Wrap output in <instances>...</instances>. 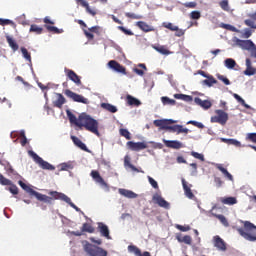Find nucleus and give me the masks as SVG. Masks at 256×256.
<instances>
[{"mask_svg":"<svg viewBox=\"0 0 256 256\" xmlns=\"http://www.w3.org/2000/svg\"><path fill=\"white\" fill-rule=\"evenodd\" d=\"M80 127H84L86 131L94 133L97 137H100L99 122L87 114L80 115Z\"/></svg>","mask_w":256,"mask_h":256,"instance_id":"nucleus-1","label":"nucleus"},{"mask_svg":"<svg viewBox=\"0 0 256 256\" xmlns=\"http://www.w3.org/2000/svg\"><path fill=\"white\" fill-rule=\"evenodd\" d=\"M237 232L239 233V235H241V237L246 239V241H256V226L249 221H245L244 228H238Z\"/></svg>","mask_w":256,"mask_h":256,"instance_id":"nucleus-2","label":"nucleus"},{"mask_svg":"<svg viewBox=\"0 0 256 256\" xmlns=\"http://www.w3.org/2000/svg\"><path fill=\"white\" fill-rule=\"evenodd\" d=\"M18 184L24 191H26V193H29V195L36 197V199L40 201V203H51L52 198L50 196L35 191L33 188H31V186H28L21 180L18 182Z\"/></svg>","mask_w":256,"mask_h":256,"instance_id":"nucleus-3","label":"nucleus"},{"mask_svg":"<svg viewBox=\"0 0 256 256\" xmlns=\"http://www.w3.org/2000/svg\"><path fill=\"white\" fill-rule=\"evenodd\" d=\"M83 249L88 256H107L109 253L107 250L99 247L97 245L91 244L89 242H85Z\"/></svg>","mask_w":256,"mask_h":256,"instance_id":"nucleus-4","label":"nucleus"},{"mask_svg":"<svg viewBox=\"0 0 256 256\" xmlns=\"http://www.w3.org/2000/svg\"><path fill=\"white\" fill-rule=\"evenodd\" d=\"M31 157L33 158V160L35 161V163H37V165H39V167H41V169H45L47 171H55V166L49 164V162L43 160V158H41L39 155H37V153L30 151Z\"/></svg>","mask_w":256,"mask_h":256,"instance_id":"nucleus-5","label":"nucleus"},{"mask_svg":"<svg viewBox=\"0 0 256 256\" xmlns=\"http://www.w3.org/2000/svg\"><path fill=\"white\" fill-rule=\"evenodd\" d=\"M216 116L211 117V123H219L220 125H227L229 121V114L223 110H215Z\"/></svg>","mask_w":256,"mask_h":256,"instance_id":"nucleus-6","label":"nucleus"},{"mask_svg":"<svg viewBox=\"0 0 256 256\" xmlns=\"http://www.w3.org/2000/svg\"><path fill=\"white\" fill-rule=\"evenodd\" d=\"M64 94L69 99H73L76 103H83L84 105H89V99L84 98L83 95H79L69 89L65 90Z\"/></svg>","mask_w":256,"mask_h":256,"instance_id":"nucleus-7","label":"nucleus"},{"mask_svg":"<svg viewBox=\"0 0 256 256\" xmlns=\"http://www.w3.org/2000/svg\"><path fill=\"white\" fill-rule=\"evenodd\" d=\"M43 21L45 23L44 27L45 29H47V31H49V33H55L56 35L63 33V29H59L55 26H51V25H55V22H53L51 18H49V16H46Z\"/></svg>","mask_w":256,"mask_h":256,"instance_id":"nucleus-8","label":"nucleus"},{"mask_svg":"<svg viewBox=\"0 0 256 256\" xmlns=\"http://www.w3.org/2000/svg\"><path fill=\"white\" fill-rule=\"evenodd\" d=\"M48 195L51 196L50 199L52 200H51V203H46V205H53V199L64 201L65 203H69L70 201L69 196L58 191H50L48 192Z\"/></svg>","mask_w":256,"mask_h":256,"instance_id":"nucleus-9","label":"nucleus"},{"mask_svg":"<svg viewBox=\"0 0 256 256\" xmlns=\"http://www.w3.org/2000/svg\"><path fill=\"white\" fill-rule=\"evenodd\" d=\"M235 43L240 49L244 51H251V49H255V43L252 40H241L236 38Z\"/></svg>","mask_w":256,"mask_h":256,"instance_id":"nucleus-10","label":"nucleus"},{"mask_svg":"<svg viewBox=\"0 0 256 256\" xmlns=\"http://www.w3.org/2000/svg\"><path fill=\"white\" fill-rule=\"evenodd\" d=\"M64 73H65L66 77H68L70 79V81L75 83V85H77L78 87L83 85V83L81 82V76L77 75V73H75V71L65 68Z\"/></svg>","mask_w":256,"mask_h":256,"instance_id":"nucleus-11","label":"nucleus"},{"mask_svg":"<svg viewBox=\"0 0 256 256\" xmlns=\"http://www.w3.org/2000/svg\"><path fill=\"white\" fill-rule=\"evenodd\" d=\"M91 177L94 179V181H96V183H99L102 189H106V191H109V184H107V182H105L103 177H101V174H99V171L93 170L91 172Z\"/></svg>","mask_w":256,"mask_h":256,"instance_id":"nucleus-12","label":"nucleus"},{"mask_svg":"<svg viewBox=\"0 0 256 256\" xmlns=\"http://www.w3.org/2000/svg\"><path fill=\"white\" fill-rule=\"evenodd\" d=\"M108 67L113 71H116V73H122V75H127V70L125 69V67L116 60H110L108 62Z\"/></svg>","mask_w":256,"mask_h":256,"instance_id":"nucleus-13","label":"nucleus"},{"mask_svg":"<svg viewBox=\"0 0 256 256\" xmlns=\"http://www.w3.org/2000/svg\"><path fill=\"white\" fill-rule=\"evenodd\" d=\"M127 147L130 151H143V149H147V143L129 141Z\"/></svg>","mask_w":256,"mask_h":256,"instance_id":"nucleus-14","label":"nucleus"},{"mask_svg":"<svg viewBox=\"0 0 256 256\" xmlns=\"http://www.w3.org/2000/svg\"><path fill=\"white\" fill-rule=\"evenodd\" d=\"M175 121L173 119H163V120H154L155 127H160V129H166L169 131V125H173Z\"/></svg>","mask_w":256,"mask_h":256,"instance_id":"nucleus-15","label":"nucleus"},{"mask_svg":"<svg viewBox=\"0 0 256 256\" xmlns=\"http://www.w3.org/2000/svg\"><path fill=\"white\" fill-rule=\"evenodd\" d=\"M213 241L214 247H216L218 251H227V243H225V240H223L219 236H214Z\"/></svg>","mask_w":256,"mask_h":256,"instance_id":"nucleus-16","label":"nucleus"},{"mask_svg":"<svg viewBox=\"0 0 256 256\" xmlns=\"http://www.w3.org/2000/svg\"><path fill=\"white\" fill-rule=\"evenodd\" d=\"M101 27L99 26H93L87 30H84V35L87 37L89 41H93L95 39V35L93 33H96V35H99Z\"/></svg>","mask_w":256,"mask_h":256,"instance_id":"nucleus-17","label":"nucleus"},{"mask_svg":"<svg viewBox=\"0 0 256 256\" xmlns=\"http://www.w3.org/2000/svg\"><path fill=\"white\" fill-rule=\"evenodd\" d=\"M152 201H154L156 205H159V207H163V209H169V202H167L166 199L161 197L160 195H154L152 197Z\"/></svg>","mask_w":256,"mask_h":256,"instance_id":"nucleus-18","label":"nucleus"},{"mask_svg":"<svg viewBox=\"0 0 256 256\" xmlns=\"http://www.w3.org/2000/svg\"><path fill=\"white\" fill-rule=\"evenodd\" d=\"M244 75H247V77H251L253 75H256V68L253 67V63L251 62V59H246V69L244 71Z\"/></svg>","mask_w":256,"mask_h":256,"instance_id":"nucleus-19","label":"nucleus"},{"mask_svg":"<svg viewBox=\"0 0 256 256\" xmlns=\"http://www.w3.org/2000/svg\"><path fill=\"white\" fill-rule=\"evenodd\" d=\"M76 3L81 5V7H84L86 12L89 13V15H92V17H95L97 15V11L95 9H91V6H89V2L85 0H76Z\"/></svg>","mask_w":256,"mask_h":256,"instance_id":"nucleus-20","label":"nucleus"},{"mask_svg":"<svg viewBox=\"0 0 256 256\" xmlns=\"http://www.w3.org/2000/svg\"><path fill=\"white\" fill-rule=\"evenodd\" d=\"M194 102L196 103V105H199V107H202V109H211V107H213V103H211V101L209 100H202L199 97L194 98Z\"/></svg>","mask_w":256,"mask_h":256,"instance_id":"nucleus-21","label":"nucleus"},{"mask_svg":"<svg viewBox=\"0 0 256 256\" xmlns=\"http://www.w3.org/2000/svg\"><path fill=\"white\" fill-rule=\"evenodd\" d=\"M163 143L169 148V149H181L183 147V144L177 140H163Z\"/></svg>","mask_w":256,"mask_h":256,"instance_id":"nucleus-22","label":"nucleus"},{"mask_svg":"<svg viewBox=\"0 0 256 256\" xmlns=\"http://www.w3.org/2000/svg\"><path fill=\"white\" fill-rule=\"evenodd\" d=\"M182 187L184 189V194L188 199H195V194H193L191 187L187 185V181H185V179H182Z\"/></svg>","mask_w":256,"mask_h":256,"instance_id":"nucleus-23","label":"nucleus"},{"mask_svg":"<svg viewBox=\"0 0 256 256\" xmlns=\"http://www.w3.org/2000/svg\"><path fill=\"white\" fill-rule=\"evenodd\" d=\"M71 140L73 141L74 145L81 149L82 151L89 152V148H87V145L81 141L77 136H71Z\"/></svg>","mask_w":256,"mask_h":256,"instance_id":"nucleus-24","label":"nucleus"},{"mask_svg":"<svg viewBox=\"0 0 256 256\" xmlns=\"http://www.w3.org/2000/svg\"><path fill=\"white\" fill-rule=\"evenodd\" d=\"M128 251L130 253H134L136 256H151V253H149L147 251L141 253V249L137 248V246H135V245H129Z\"/></svg>","mask_w":256,"mask_h":256,"instance_id":"nucleus-25","label":"nucleus"},{"mask_svg":"<svg viewBox=\"0 0 256 256\" xmlns=\"http://www.w3.org/2000/svg\"><path fill=\"white\" fill-rule=\"evenodd\" d=\"M57 99L53 102L54 107H57L58 109H62L63 105H65L66 100L65 96L61 93L56 94Z\"/></svg>","mask_w":256,"mask_h":256,"instance_id":"nucleus-26","label":"nucleus"},{"mask_svg":"<svg viewBox=\"0 0 256 256\" xmlns=\"http://www.w3.org/2000/svg\"><path fill=\"white\" fill-rule=\"evenodd\" d=\"M66 113L70 123H73L74 125H76V127L81 126V116H79V118L77 119V116H75V114H73L71 111L67 110Z\"/></svg>","mask_w":256,"mask_h":256,"instance_id":"nucleus-27","label":"nucleus"},{"mask_svg":"<svg viewBox=\"0 0 256 256\" xmlns=\"http://www.w3.org/2000/svg\"><path fill=\"white\" fill-rule=\"evenodd\" d=\"M137 27L141 29V31H144V33H150L151 31H155V28L153 26H149L146 22L139 21L136 23Z\"/></svg>","mask_w":256,"mask_h":256,"instance_id":"nucleus-28","label":"nucleus"},{"mask_svg":"<svg viewBox=\"0 0 256 256\" xmlns=\"http://www.w3.org/2000/svg\"><path fill=\"white\" fill-rule=\"evenodd\" d=\"M98 229L102 237H106V239H111V236H109V227L107 225L100 222L98 223Z\"/></svg>","mask_w":256,"mask_h":256,"instance_id":"nucleus-29","label":"nucleus"},{"mask_svg":"<svg viewBox=\"0 0 256 256\" xmlns=\"http://www.w3.org/2000/svg\"><path fill=\"white\" fill-rule=\"evenodd\" d=\"M119 193L120 195H123V197H127V199H137L138 197V195L135 192L127 189H120Z\"/></svg>","mask_w":256,"mask_h":256,"instance_id":"nucleus-30","label":"nucleus"},{"mask_svg":"<svg viewBox=\"0 0 256 256\" xmlns=\"http://www.w3.org/2000/svg\"><path fill=\"white\" fill-rule=\"evenodd\" d=\"M6 41L9 47L12 48V51H19V44L11 36H6Z\"/></svg>","mask_w":256,"mask_h":256,"instance_id":"nucleus-31","label":"nucleus"},{"mask_svg":"<svg viewBox=\"0 0 256 256\" xmlns=\"http://www.w3.org/2000/svg\"><path fill=\"white\" fill-rule=\"evenodd\" d=\"M126 101H127L128 105H130V106L139 107V105H141V101H139V99H137L131 95H127Z\"/></svg>","mask_w":256,"mask_h":256,"instance_id":"nucleus-32","label":"nucleus"},{"mask_svg":"<svg viewBox=\"0 0 256 256\" xmlns=\"http://www.w3.org/2000/svg\"><path fill=\"white\" fill-rule=\"evenodd\" d=\"M221 141H222V143H226V145H234V147H241V142L238 141L237 139L222 138Z\"/></svg>","mask_w":256,"mask_h":256,"instance_id":"nucleus-33","label":"nucleus"},{"mask_svg":"<svg viewBox=\"0 0 256 256\" xmlns=\"http://www.w3.org/2000/svg\"><path fill=\"white\" fill-rule=\"evenodd\" d=\"M101 108L105 111H109V113H117V106H114L109 103H102Z\"/></svg>","mask_w":256,"mask_h":256,"instance_id":"nucleus-34","label":"nucleus"},{"mask_svg":"<svg viewBox=\"0 0 256 256\" xmlns=\"http://www.w3.org/2000/svg\"><path fill=\"white\" fill-rule=\"evenodd\" d=\"M29 32L35 33L36 35H41V34H43V27H41L37 24H32L30 26Z\"/></svg>","mask_w":256,"mask_h":256,"instance_id":"nucleus-35","label":"nucleus"},{"mask_svg":"<svg viewBox=\"0 0 256 256\" xmlns=\"http://www.w3.org/2000/svg\"><path fill=\"white\" fill-rule=\"evenodd\" d=\"M221 203H223V205H237V198L235 197L221 198Z\"/></svg>","mask_w":256,"mask_h":256,"instance_id":"nucleus-36","label":"nucleus"},{"mask_svg":"<svg viewBox=\"0 0 256 256\" xmlns=\"http://www.w3.org/2000/svg\"><path fill=\"white\" fill-rule=\"evenodd\" d=\"M217 170L221 171V173H223V175H225L229 181H233V175H231V173H229V171H227V169L224 168L221 164L217 165Z\"/></svg>","mask_w":256,"mask_h":256,"instance_id":"nucleus-37","label":"nucleus"},{"mask_svg":"<svg viewBox=\"0 0 256 256\" xmlns=\"http://www.w3.org/2000/svg\"><path fill=\"white\" fill-rule=\"evenodd\" d=\"M154 49L161 55H171V51L167 49V46H154Z\"/></svg>","mask_w":256,"mask_h":256,"instance_id":"nucleus-38","label":"nucleus"},{"mask_svg":"<svg viewBox=\"0 0 256 256\" xmlns=\"http://www.w3.org/2000/svg\"><path fill=\"white\" fill-rule=\"evenodd\" d=\"M174 99H180L181 101H186L187 103L193 101V96L185 94H174Z\"/></svg>","mask_w":256,"mask_h":256,"instance_id":"nucleus-39","label":"nucleus"},{"mask_svg":"<svg viewBox=\"0 0 256 256\" xmlns=\"http://www.w3.org/2000/svg\"><path fill=\"white\" fill-rule=\"evenodd\" d=\"M225 67H227V69H235V67L237 66V62L232 59V58H227L224 61Z\"/></svg>","mask_w":256,"mask_h":256,"instance_id":"nucleus-40","label":"nucleus"},{"mask_svg":"<svg viewBox=\"0 0 256 256\" xmlns=\"http://www.w3.org/2000/svg\"><path fill=\"white\" fill-rule=\"evenodd\" d=\"M234 99H236V101H238V103H240V105H242V107H245V109H251V106H249V104H246L245 100L242 99L241 96H239V94H233Z\"/></svg>","mask_w":256,"mask_h":256,"instance_id":"nucleus-41","label":"nucleus"},{"mask_svg":"<svg viewBox=\"0 0 256 256\" xmlns=\"http://www.w3.org/2000/svg\"><path fill=\"white\" fill-rule=\"evenodd\" d=\"M214 217L219 219L224 227H229V221H227V218L223 214H214Z\"/></svg>","mask_w":256,"mask_h":256,"instance_id":"nucleus-42","label":"nucleus"},{"mask_svg":"<svg viewBox=\"0 0 256 256\" xmlns=\"http://www.w3.org/2000/svg\"><path fill=\"white\" fill-rule=\"evenodd\" d=\"M82 231L84 233H95V228H93V226H91L89 223H84L82 226Z\"/></svg>","mask_w":256,"mask_h":256,"instance_id":"nucleus-43","label":"nucleus"},{"mask_svg":"<svg viewBox=\"0 0 256 256\" xmlns=\"http://www.w3.org/2000/svg\"><path fill=\"white\" fill-rule=\"evenodd\" d=\"M217 80L213 76H208L206 80H204V84L208 87H213V85H216Z\"/></svg>","mask_w":256,"mask_h":256,"instance_id":"nucleus-44","label":"nucleus"},{"mask_svg":"<svg viewBox=\"0 0 256 256\" xmlns=\"http://www.w3.org/2000/svg\"><path fill=\"white\" fill-rule=\"evenodd\" d=\"M161 101L163 103V105H176L177 101L167 97V96H163L161 98Z\"/></svg>","mask_w":256,"mask_h":256,"instance_id":"nucleus-45","label":"nucleus"},{"mask_svg":"<svg viewBox=\"0 0 256 256\" xmlns=\"http://www.w3.org/2000/svg\"><path fill=\"white\" fill-rule=\"evenodd\" d=\"M21 53H22L24 59H26V61H29V63H31V53H29L27 48L21 47Z\"/></svg>","mask_w":256,"mask_h":256,"instance_id":"nucleus-46","label":"nucleus"},{"mask_svg":"<svg viewBox=\"0 0 256 256\" xmlns=\"http://www.w3.org/2000/svg\"><path fill=\"white\" fill-rule=\"evenodd\" d=\"M177 240L179 241V243H185L186 245H191L192 243L191 236L189 235H186L183 238L178 237Z\"/></svg>","mask_w":256,"mask_h":256,"instance_id":"nucleus-47","label":"nucleus"},{"mask_svg":"<svg viewBox=\"0 0 256 256\" xmlns=\"http://www.w3.org/2000/svg\"><path fill=\"white\" fill-rule=\"evenodd\" d=\"M119 131L122 137H125L128 141L131 140V132H129V130L121 128Z\"/></svg>","mask_w":256,"mask_h":256,"instance_id":"nucleus-48","label":"nucleus"},{"mask_svg":"<svg viewBox=\"0 0 256 256\" xmlns=\"http://www.w3.org/2000/svg\"><path fill=\"white\" fill-rule=\"evenodd\" d=\"M187 125H193L194 127H198V129H205V125H203V123L197 122L195 120L188 121Z\"/></svg>","mask_w":256,"mask_h":256,"instance_id":"nucleus-49","label":"nucleus"},{"mask_svg":"<svg viewBox=\"0 0 256 256\" xmlns=\"http://www.w3.org/2000/svg\"><path fill=\"white\" fill-rule=\"evenodd\" d=\"M8 191H10L12 195H19V188L17 187V185L13 184V182H11V185L8 188Z\"/></svg>","mask_w":256,"mask_h":256,"instance_id":"nucleus-50","label":"nucleus"},{"mask_svg":"<svg viewBox=\"0 0 256 256\" xmlns=\"http://www.w3.org/2000/svg\"><path fill=\"white\" fill-rule=\"evenodd\" d=\"M222 29H227L228 31H233L234 33H239V30L232 26L231 24H221Z\"/></svg>","mask_w":256,"mask_h":256,"instance_id":"nucleus-51","label":"nucleus"},{"mask_svg":"<svg viewBox=\"0 0 256 256\" xmlns=\"http://www.w3.org/2000/svg\"><path fill=\"white\" fill-rule=\"evenodd\" d=\"M219 5L223 11H229V1L222 0L219 2Z\"/></svg>","mask_w":256,"mask_h":256,"instance_id":"nucleus-52","label":"nucleus"},{"mask_svg":"<svg viewBox=\"0 0 256 256\" xmlns=\"http://www.w3.org/2000/svg\"><path fill=\"white\" fill-rule=\"evenodd\" d=\"M251 35H253V31L249 28H246L244 30V33H242V39H249V37H251Z\"/></svg>","mask_w":256,"mask_h":256,"instance_id":"nucleus-53","label":"nucleus"},{"mask_svg":"<svg viewBox=\"0 0 256 256\" xmlns=\"http://www.w3.org/2000/svg\"><path fill=\"white\" fill-rule=\"evenodd\" d=\"M0 185H11V180L5 178V176L0 173Z\"/></svg>","mask_w":256,"mask_h":256,"instance_id":"nucleus-54","label":"nucleus"},{"mask_svg":"<svg viewBox=\"0 0 256 256\" xmlns=\"http://www.w3.org/2000/svg\"><path fill=\"white\" fill-rule=\"evenodd\" d=\"M246 141H251V143H256V133H248L246 135Z\"/></svg>","mask_w":256,"mask_h":256,"instance_id":"nucleus-55","label":"nucleus"},{"mask_svg":"<svg viewBox=\"0 0 256 256\" xmlns=\"http://www.w3.org/2000/svg\"><path fill=\"white\" fill-rule=\"evenodd\" d=\"M192 157H194L195 159H199L200 161H205V156H203V154H199V152H191Z\"/></svg>","mask_w":256,"mask_h":256,"instance_id":"nucleus-56","label":"nucleus"},{"mask_svg":"<svg viewBox=\"0 0 256 256\" xmlns=\"http://www.w3.org/2000/svg\"><path fill=\"white\" fill-rule=\"evenodd\" d=\"M180 128H181V125L176 124L174 126H170L168 131H172V133H177V135H179Z\"/></svg>","mask_w":256,"mask_h":256,"instance_id":"nucleus-57","label":"nucleus"},{"mask_svg":"<svg viewBox=\"0 0 256 256\" xmlns=\"http://www.w3.org/2000/svg\"><path fill=\"white\" fill-rule=\"evenodd\" d=\"M148 181L150 185L153 187V189H159V184L151 176H148Z\"/></svg>","mask_w":256,"mask_h":256,"instance_id":"nucleus-58","label":"nucleus"},{"mask_svg":"<svg viewBox=\"0 0 256 256\" xmlns=\"http://www.w3.org/2000/svg\"><path fill=\"white\" fill-rule=\"evenodd\" d=\"M190 19H201V12L199 11H192L190 13Z\"/></svg>","mask_w":256,"mask_h":256,"instance_id":"nucleus-59","label":"nucleus"},{"mask_svg":"<svg viewBox=\"0 0 256 256\" xmlns=\"http://www.w3.org/2000/svg\"><path fill=\"white\" fill-rule=\"evenodd\" d=\"M244 24H245L247 27H251V29H256L255 22H253V20H251V19H246V20H244Z\"/></svg>","mask_w":256,"mask_h":256,"instance_id":"nucleus-60","label":"nucleus"},{"mask_svg":"<svg viewBox=\"0 0 256 256\" xmlns=\"http://www.w3.org/2000/svg\"><path fill=\"white\" fill-rule=\"evenodd\" d=\"M125 17H128V19H141V16L131 12H126Z\"/></svg>","mask_w":256,"mask_h":256,"instance_id":"nucleus-61","label":"nucleus"},{"mask_svg":"<svg viewBox=\"0 0 256 256\" xmlns=\"http://www.w3.org/2000/svg\"><path fill=\"white\" fill-rule=\"evenodd\" d=\"M119 31H122L125 35H133V31L123 27V26H118Z\"/></svg>","mask_w":256,"mask_h":256,"instance_id":"nucleus-62","label":"nucleus"},{"mask_svg":"<svg viewBox=\"0 0 256 256\" xmlns=\"http://www.w3.org/2000/svg\"><path fill=\"white\" fill-rule=\"evenodd\" d=\"M183 7H186L187 9H195V7H197V2H186L183 4Z\"/></svg>","mask_w":256,"mask_h":256,"instance_id":"nucleus-63","label":"nucleus"},{"mask_svg":"<svg viewBox=\"0 0 256 256\" xmlns=\"http://www.w3.org/2000/svg\"><path fill=\"white\" fill-rule=\"evenodd\" d=\"M219 81H223L224 85H231V81L228 80L227 77L223 76V75H218L217 76Z\"/></svg>","mask_w":256,"mask_h":256,"instance_id":"nucleus-64","label":"nucleus"}]
</instances>
